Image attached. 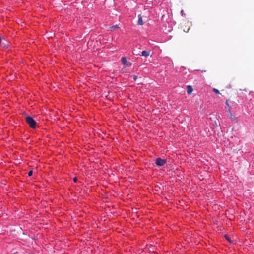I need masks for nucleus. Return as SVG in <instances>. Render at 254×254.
I'll use <instances>...</instances> for the list:
<instances>
[{
	"label": "nucleus",
	"mask_w": 254,
	"mask_h": 254,
	"mask_svg": "<svg viewBox=\"0 0 254 254\" xmlns=\"http://www.w3.org/2000/svg\"><path fill=\"white\" fill-rule=\"evenodd\" d=\"M26 121L32 128H35L36 127V122L32 117L29 116L27 117L26 118Z\"/></svg>",
	"instance_id": "1"
},
{
	"label": "nucleus",
	"mask_w": 254,
	"mask_h": 254,
	"mask_svg": "<svg viewBox=\"0 0 254 254\" xmlns=\"http://www.w3.org/2000/svg\"><path fill=\"white\" fill-rule=\"evenodd\" d=\"M166 162V160L162 159L161 158H157L156 159V164L158 166H162L164 165Z\"/></svg>",
	"instance_id": "2"
},
{
	"label": "nucleus",
	"mask_w": 254,
	"mask_h": 254,
	"mask_svg": "<svg viewBox=\"0 0 254 254\" xmlns=\"http://www.w3.org/2000/svg\"><path fill=\"white\" fill-rule=\"evenodd\" d=\"M121 61L124 65L126 67H130L132 65L131 63L128 62L126 57H122Z\"/></svg>",
	"instance_id": "3"
},
{
	"label": "nucleus",
	"mask_w": 254,
	"mask_h": 254,
	"mask_svg": "<svg viewBox=\"0 0 254 254\" xmlns=\"http://www.w3.org/2000/svg\"><path fill=\"white\" fill-rule=\"evenodd\" d=\"M150 52L151 51L150 50H148V51H143L141 52V56H144V57H148V56L150 55Z\"/></svg>",
	"instance_id": "4"
},
{
	"label": "nucleus",
	"mask_w": 254,
	"mask_h": 254,
	"mask_svg": "<svg viewBox=\"0 0 254 254\" xmlns=\"http://www.w3.org/2000/svg\"><path fill=\"white\" fill-rule=\"evenodd\" d=\"M192 91L193 89L191 86L189 85L187 86V93L188 94H191Z\"/></svg>",
	"instance_id": "5"
},
{
	"label": "nucleus",
	"mask_w": 254,
	"mask_h": 254,
	"mask_svg": "<svg viewBox=\"0 0 254 254\" xmlns=\"http://www.w3.org/2000/svg\"><path fill=\"white\" fill-rule=\"evenodd\" d=\"M138 24L139 25H142L143 24V21H142V16H141V15H138Z\"/></svg>",
	"instance_id": "6"
},
{
	"label": "nucleus",
	"mask_w": 254,
	"mask_h": 254,
	"mask_svg": "<svg viewBox=\"0 0 254 254\" xmlns=\"http://www.w3.org/2000/svg\"><path fill=\"white\" fill-rule=\"evenodd\" d=\"M225 108L228 112H230V108L228 103V100H226Z\"/></svg>",
	"instance_id": "7"
},
{
	"label": "nucleus",
	"mask_w": 254,
	"mask_h": 254,
	"mask_svg": "<svg viewBox=\"0 0 254 254\" xmlns=\"http://www.w3.org/2000/svg\"><path fill=\"white\" fill-rule=\"evenodd\" d=\"M213 91L215 93H216V94H219V93H220L218 89H217L214 88V89H213Z\"/></svg>",
	"instance_id": "8"
},
{
	"label": "nucleus",
	"mask_w": 254,
	"mask_h": 254,
	"mask_svg": "<svg viewBox=\"0 0 254 254\" xmlns=\"http://www.w3.org/2000/svg\"><path fill=\"white\" fill-rule=\"evenodd\" d=\"M229 114H230V118L231 119H235V117L234 115H232L231 112L230 111V112H229Z\"/></svg>",
	"instance_id": "9"
},
{
	"label": "nucleus",
	"mask_w": 254,
	"mask_h": 254,
	"mask_svg": "<svg viewBox=\"0 0 254 254\" xmlns=\"http://www.w3.org/2000/svg\"><path fill=\"white\" fill-rule=\"evenodd\" d=\"M33 174V171L32 170H30L29 171L28 175L29 176H31Z\"/></svg>",
	"instance_id": "10"
},
{
	"label": "nucleus",
	"mask_w": 254,
	"mask_h": 254,
	"mask_svg": "<svg viewBox=\"0 0 254 254\" xmlns=\"http://www.w3.org/2000/svg\"><path fill=\"white\" fill-rule=\"evenodd\" d=\"M225 238L227 239V240L228 241H229L230 242H231V241H230V239H229V237H228L227 235H225Z\"/></svg>",
	"instance_id": "11"
},
{
	"label": "nucleus",
	"mask_w": 254,
	"mask_h": 254,
	"mask_svg": "<svg viewBox=\"0 0 254 254\" xmlns=\"http://www.w3.org/2000/svg\"><path fill=\"white\" fill-rule=\"evenodd\" d=\"M133 54L134 55H140V53H136L135 52V50L133 51Z\"/></svg>",
	"instance_id": "12"
},
{
	"label": "nucleus",
	"mask_w": 254,
	"mask_h": 254,
	"mask_svg": "<svg viewBox=\"0 0 254 254\" xmlns=\"http://www.w3.org/2000/svg\"><path fill=\"white\" fill-rule=\"evenodd\" d=\"M73 181H74V182H76L77 181V178H76V177L74 178H73Z\"/></svg>",
	"instance_id": "13"
},
{
	"label": "nucleus",
	"mask_w": 254,
	"mask_h": 254,
	"mask_svg": "<svg viewBox=\"0 0 254 254\" xmlns=\"http://www.w3.org/2000/svg\"><path fill=\"white\" fill-rule=\"evenodd\" d=\"M181 13L182 15H184V11H183V10H182V11H181Z\"/></svg>",
	"instance_id": "14"
},
{
	"label": "nucleus",
	"mask_w": 254,
	"mask_h": 254,
	"mask_svg": "<svg viewBox=\"0 0 254 254\" xmlns=\"http://www.w3.org/2000/svg\"><path fill=\"white\" fill-rule=\"evenodd\" d=\"M136 76H134V80H136Z\"/></svg>",
	"instance_id": "15"
}]
</instances>
